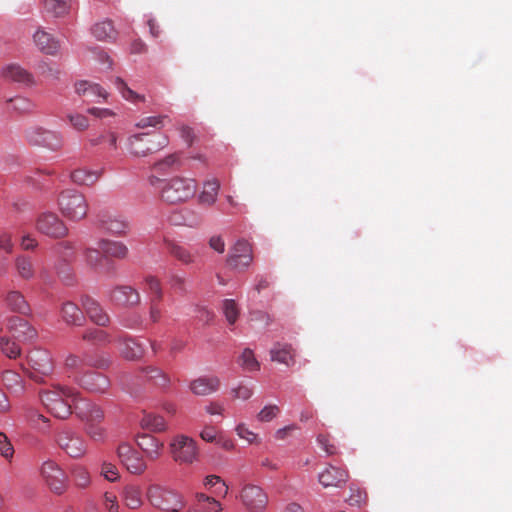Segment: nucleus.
I'll use <instances>...</instances> for the list:
<instances>
[{
	"instance_id": "12",
	"label": "nucleus",
	"mask_w": 512,
	"mask_h": 512,
	"mask_svg": "<svg viewBox=\"0 0 512 512\" xmlns=\"http://www.w3.org/2000/svg\"><path fill=\"white\" fill-rule=\"evenodd\" d=\"M117 455L123 466L133 475H142L147 470L144 457L129 443H121Z\"/></svg>"
},
{
	"instance_id": "5",
	"label": "nucleus",
	"mask_w": 512,
	"mask_h": 512,
	"mask_svg": "<svg viewBox=\"0 0 512 512\" xmlns=\"http://www.w3.org/2000/svg\"><path fill=\"white\" fill-rule=\"evenodd\" d=\"M61 214L69 221L78 222L88 213L89 205L85 196L77 190H65L58 197Z\"/></svg>"
},
{
	"instance_id": "6",
	"label": "nucleus",
	"mask_w": 512,
	"mask_h": 512,
	"mask_svg": "<svg viewBox=\"0 0 512 512\" xmlns=\"http://www.w3.org/2000/svg\"><path fill=\"white\" fill-rule=\"evenodd\" d=\"M28 375L39 383L45 381L54 370V362L49 351L42 348L32 349L27 356Z\"/></svg>"
},
{
	"instance_id": "52",
	"label": "nucleus",
	"mask_w": 512,
	"mask_h": 512,
	"mask_svg": "<svg viewBox=\"0 0 512 512\" xmlns=\"http://www.w3.org/2000/svg\"><path fill=\"white\" fill-rule=\"evenodd\" d=\"M144 289L153 295L151 299L160 301L162 299V289L159 280L154 276H147L144 279Z\"/></svg>"
},
{
	"instance_id": "37",
	"label": "nucleus",
	"mask_w": 512,
	"mask_h": 512,
	"mask_svg": "<svg viewBox=\"0 0 512 512\" xmlns=\"http://www.w3.org/2000/svg\"><path fill=\"white\" fill-rule=\"evenodd\" d=\"M2 382L12 394L21 395L25 390L23 378L13 370H5L2 373Z\"/></svg>"
},
{
	"instance_id": "13",
	"label": "nucleus",
	"mask_w": 512,
	"mask_h": 512,
	"mask_svg": "<svg viewBox=\"0 0 512 512\" xmlns=\"http://www.w3.org/2000/svg\"><path fill=\"white\" fill-rule=\"evenodd\" d=\"M239 498L249 512H261L268 503V496L258 485L244 484L240 490Z\"/></svg>"
},
{
	"instance_id": "36",
	"label": "nucleus",
	"mask_w": 512,
	"mask_h": 512,
	"mask_svg": "<svg viewBox=\"0 0 512 512\" xmlns=\"http://www.w3.org/2000/svg\"><path fill=\"white\" fill-rule=\"evenodd\" d=\"M220 183L216 179L207 180L204 182L203 190L198 196V201L202 205L212 206L218 196Z\"/></svg>"
},
{
	"instance_id": "3",
	"label": "nucleus",
	"mask_w": 512,
	"mask_h": 512,
	"mask_svg": "<svg viewBox=\"0 0 512 512\" xmlns=\"http://www.w3.org/2000/svg\"><path fill=\"white\" fill-rule=\"evenodd\" d=\"M146 497L153 507L164 512H180L186 505L179 492L158 484L148 486Z\"/></svg>"
},
{
	"instance_id": "24",
	"label": "nucleus",
	"mask_w": 512,
	"mask_h": 512,
	"mask_svg": "<svg viewBox=\"0 0 512 512\" xmlns=\"http://www.w3.org/2000/svg\"><path fill=\"white\" fill-rule=\"evenodd\" d=\"M33 41L41 52L48 55H55L60 49L59 41L41 28L33 34Z\"/></svg>"
},
{
	"instance_id": "15",
	"label": "nucleus",
	"mask_w": 512,
	"mask_h": 512,
	"mask_svg": "<svg viewBox=\"0 0 512 512\" xmlns=\"http://www.w3.org/2000/svg\"><path fill=\"white\" fill-rule=\"evenodd\" d=\"M252 248L245 240H239L230 251L227 263L233 269L244 270L252 262Z\"/></svg>"
},
{
	"instance_id": "41",
	"label": "nucleus",
	"mask_w": 512,
	"mask_h": 512,
	"mask_svg": "<svg viewBox=\"0 0 512 512\" xmlns=\"http://www.w3.org/2000/svg\"><path fill=\"white\" fill-rule=\"evenodd\" d=\"M34 104L28 98L16 96L7 100L6 109L10 113L25 114L33 110Z\"/></svg>"
},
{
	"instance_id": "54",
	"label": "nucleus",
	"mask_w": 512,
	"mask_h": 512,
	"mask_svg": "<svg viewBox=\"0 0 512 512\" xmlns=\"http://www.w3.org/2000/svg\"><path fill=\"white\" fill-rule=\"evenodd\" d=\"M169 252L171 255L185 264H189L193 261V256L191 253L186 248L178 244H169Z\"/></svg>"
},
{
	"instance_id": "43",
	"label": "nucleus",
	"mask_w": 512,
	"mask_h": 512,
	"mask_svg": "<svg viewBox=\"0 0 512 512\" xmlns=\"http://www.w3.org/2000/svg\"><path fill=\"white\" fill-rule=\"evenodd\" d=\"M91 32L96 39L101 41L113 39L116 35V31L112 25V22L109 20L96 23L92 27Z\"/></svg>"
},
{
	"instance_id": "60",
	"label": "nucleus",
	"mask_w": 512,
	"mask_h": 512,
	"mask_svg": "<svg viewBox=\"0 0 512 512\" xmlns=\"http://www.w3.org/2000/svg\"><path fill=\"white\" fill-rule=\"evenodd\" d=\"M279 407L277 405H266L257 415V419L261 422H269L279 414Z\"/></svg>"
},
{
	"instance_id": "49",
	"label": "nucleus",
	"mask_w": 512,
	"mask_h": 512,
	"mask_svg": "<svg viewBox=\"0 0 512 512\" xmlns=\"http://www.w3.org/2000/svg\"><path fill=\"white\" fill-rule=\"evenodd\" d=\"M224 316L230 325H233L239 316L240 310L233 299H225L222 305Z\"/></svg>"
},
{
	"instance_id": "4",
	"label": "nucleus",
	"mask_w": 512,
	"mask_h": 512,
	"mask_svg": "<svg viewBox=\"0 0 512 512\" xmlns=\"http://www.w3.org/2000/svg\"><path fill=\"white\" fill-rule=\"evenodd\" d=\"M168 137L162 133H138L127 140L128 151L134 157H147L165 148Z\"/></svg>"
},
{
	"instance_id": "47",
	"label": "nucleus",
	"mask_w": 512,
	"mask_h": 512,
	"mask_svg": "<svg viewBox=\"0 0 512 512\" xmlns=\"http://www.w3.org/2000/svg\"><path fill=\"white\" fill-rule=\"evenodd\" d=\"M71 0H44V8L54 16H62L70 9Z\"/></svg>"
},
{
	"instance_id": "32",
	"label": "nucleus",
	"mask_w": 512,
	"mask_h": 512,
	"mask_svg": "<svg viewBox=\"0 0 512 512\" xmlns=\"http://www.w3.org/2000/svg\"><path fill=\"white\" fill-rule=\"evenodd\" d=\"M223 507L219 501L203 493L196 494L195 503L187 512H221Z\"/></svg>"
},
{
	"instance_id": "14",
	"label": "nucleus",
	"mask_w": 512,
	"mask_h": 512,
	"mask_svg": "<svg viewBox=\"0 0 512 512\" xmlns=\"http://www.w3.org/2000/svg\"><path fill=\"white\" fill-rule=\"evenodd\" d=\"M59 447L72 458H81L86 454V444L80 434L71 430L63 429L56 437Z\"/></svg>"
},
{
	"instance_id": "26",
	"label": "nucleus",
	"mask_w": 512,
	"mask_h": 512,
	"mask_svg": "<svg viewBox=\"0 0 512 512\" xmlns=\"http://www.w3.org/2000/svg\"><path fill=\"white\" fill-rule=\"evenodd\" d=\"M4 303L14 313L28 315L31 312L29 303L19 290H9L4 296Z\"/></svg>"
},
{
	"instance_id": "2",
	"label": "nucleus",
	"mask_w": 512,
	"mask_h": 512,
	"mask_svg": "<svg viewBox=\"0 0 512 512\" xmlns=\"http://www.w3.org/2000/svg\"><path fill=\"white\" fill-rule=\"evenodd\" d=\"M161 183V199L169 204L185 203L192 199L197 192V182L193 178L174 176L169 179L160 180L157 177H151L150 183Z\"/></svg>"
},
{
	"instance_id": "61",
	"label": "nucleus",
	"mask_w": 512,
	"mask_h": 512,
	"mask_svg": "<svg viewBox=\"0 0 512 512\" xmlns=\"http://www.w3.org/2000/svg\"><path fill=\"white\" fill-rule=\"evenodd\" d=\"M71 125L78 131H84L89 127V120L82 114H69L67 116Z\"/></svg>"
},
{
	"instance_id": "38",
	"label": "nucleus",
	"mask_w": 512,
	"mask_h": 512,
	"mask_svg": "<svg viewBox=\"0 0 512 512\" xmlns=\"http://www.w3.org/2000/svg\"><path fill=\"white\" fill-rule=\"evenodd\" d=\"M82 339L96 346H105L111 342L109 333L98 328H87L84 330Z\"/></svg>"
},
{
	"instance_id": "53",
	"label": "nucleus",
	"mask_w": 512,
	"mask_h": 512,
	"mask_svg": "<svg viewBox=\"0 0 512 512\" xmlns=\"http://www.w3.org/2000/svg\"><path fill=\"white\" fill-rule=\"evenodd\" d=\"M316 441L321 449L326 453V455L332 456L338 453L337 446L329 434H318Z\"/></svg>"
},
{
	"instance_id": "11",
	"label": "nucleus",
	"mask_w": 512,
	"mask_h": 512,
	"mask_svg": "<svg viewBox=\"0 0 512 512\" xmlns=\"http://www.w3.org/2000/svg\"><path fill=\"white\" fill-rule=\"evenodd\" d=\"M25 139L30 145L58 150L62 147L63 139L60 133L42 127H32L25 131Z\"/></svg>"
},
{
	"instance_id": "55",
	"label": "nucleus",
	"mask_w": 512,
	"mask_h": 512,
	"mask_svg": "<svg viewBox=\"0 0 512 512\" xmlns=\"http://www.w3.org/2000/svg\"><path fill=\"white\" fill-rule=\"evenodd\" d=\"M101 422L86 423L85 431L87 435L94 441H103L106 435L104 427L100 425Z\"/></svg>"
},
{
	"instance_id": "58",
	"label": "nucleus",
	"mask_w": 512,
	"mask_h": 512,
	"mask_svg": "<svg viewBox=\"0 0 512 512\" xmlns=\"http://www.w3.org/2000/svg\"><path fill=\"white\" fill-rule=\"evenodd\" d=\"M231 394L235 399L248 400L253 395V387L241 382L231 389Z\"/></svg>"
},
{
	"instance_id": "51",
	"label": "nucleus",
	"mask_w": 512,
	"mask_h": 512,
	"mask_svg": "<svg viewBox=\"0 0 512 512\" xmlns=\"http://www.w3.org/2000/svg\"><path fill=\"white\" fill-rule=\"evenodd\" d=\"M350 495L347 499V502L352 506L361 507L367 502V494L364 490L359 488L355 484H351L349 486Z\"/></svg>"
},
{
	"instance_id": "28",
	"label": "nucleus",
	"mask_w": 512,
	"mask_h": 512,
	"mask_svg": "<svg viewBox=\"0 0 512 512\" xmlns=\"http://www.w3.org/2000/svg\"><path fill=\"white\" fill-rule=\"evenodd\" d=\"M122 500L131 510H137L143 505L142 488L138 484H128L123 488Z\"/></svg>"
},
{
	"instance_id": "42",
	"label": "nucleus",
	"mask_w": 512,
	"mask_h": 512,
	"mask_svg": "<svg viewBox=\"0 0 512 512\" xmlns=\"http://www.w3.org/2000/svg\"><path fill=\"white\" fill-rule=\"evenodd\" d=\"M70 474L74 485L80 489L87 488L91 483L90 474L82 465H73L70 469Z\"/></svg>"
},
{
	"instance_id": "31",
	"label": "nucleus",
	"mask_w": 512,
	"mask_h": 512,
	"mask_svg": "<svg viewBox=\"0 0 512 512\" xmlns=\"http://www.w3.org/2000/svg\"><path fill=\"white\" fill-rule=\"evenodd\" d=\"M111 298L117 304L124 306L135 305L140 301L139 293L130 286H121L114 289Z\"/></svg>"
},
{
	"instance_id": "16",
	"label": "nucleus",
	"mask_w": 512,
	"mask_h": 512,
	"mask_svg": "<svg viewBox=\"0 0 512 512\" xmlns=\"http://www.w3.org/2000/svg\"><path fill=\"white\" fill-rule=\"evenodd\" d=\"M349 480V472L346 468L327 465L319 474L318 481L324 488L343 487Z\"/></svg>"
},
{
	"instance_id": "25",
	"label": "nucleus",
	"mask_w": 512,
	"mask_h": 512,
	"mask_svg": "<svg viewBox=\"0 0 512 512\" xmlns=\"http://www.w3.org/2000/svg\"><path fill=\"white\" fill-rule=\"evenodd\" d=\"M75 91L79 96L86 97L91 101H99L107 99L108 93L99 84L92 83L87 80H80L75 83Z\"/></svg>"
},
{
	"instance_id": "7",
	"label": "nucleus",
	"mask_w": 512,
	"mask_h": 512,
	"mask_svg": "<svg viewBox=\"0 0 512 512\" xmlns=\"http://www.w3.org/2000/svg\"><path fill=\"white\" fill-rule=\"evenodd\" d=\"M41 477L55 495H62L68 488V477L64 470L53 460H46L40 468Z\"/></svg>"
},
{
	"instance_id": "23",
	"label": "nucleus",
	"mask_w": 512,
	"mask_h": 512,
	"mask_svg": "<svg viewBox=\"0 0 512 512\" xmlns=\"http://www.w3.org/2000/svg\"><path fill=\"white\" fill-rule=\"evenodd\" d=\"M97 225L114 235H125L128 230V223L125 219L108 214H99L97 216Z\"/></svg>"
},
{
	"instance_id": "50",
	"label": "nucleus",
	"mask_w": 512,
	"mask_h": 512,
	"mask_svg": "<svg viewBox=\"0 0 512 512\" xmlns=\"http://www.w3.org/2000/svg\"><path fill=\"white\" fill-rule=\"evenodd\" d=\"M114 83L124 99L134 103L144 101V97L131 90L121 78H115Z\"/></svg>"
},
{
	"instance_id": "46",
	"label": "nucleus",
	"mask_w": 512,
	"mask_h": 512,
	"mask_svg": "<svg viewBox=\"0 0 512 512\" xmlns=\"http://www.w3.org/2000/svg\"><path fill=\"white\" fill-rule=\"evenodd\" d=\"M0 349L10 359H16L21 354L19 344L11 340L7 335L0 336Z\"/></svg>"
},
{
	"instance_id": "9",
	"label": "nucleus",
	"mask_w": 512,
	"mask_h": 512,
	"mask_svg": "<svg viewBox=\"0 0 512 512\" xmlns=\"http://www.w3.org/2000/svg\"><path fill=\"white\" fill-rule=\"evenodd\" d=\"M0 331L11 335L20 342L32 341L37 337L36 329L19 316H9L1 322Z\"/></svg>"
},
{
	"instance_id": "64",
	"label": "nucleus",
	"mask_w": 512,
	"mask_h": 512,
	"mask_svg": "<svg viewBox=\"0 0 512 512\" xmlns=\"http://www.w3.org/2000/svg\"><path fill=\"white\" fill-rule=\"evenodd\" d=\"M101 474L110 482H114L119 479V472L115 465L111 463H103L101 467Z\"/></svg>"
},
{
	"instance_id": "8",
	"label": "nucleus",
	"mask_w": 512,
	"mask_h": 512,
	"mask_svg": "<svg viewBox=\"0 0 512 512\" xmlns=\"http://www.w3.org/2000/svg\"><path fill=\"white\" fill-rule=\"evenodd\" d=\"M169 447L173 460L178 464H192L197 460L198 448L191 437L177 435L172 439Z\"/></svg>"
},
{
	"instance_id": "56",
	"label": "nucleus",
	"mask_w": 512,
	"mask_h": 512,
	"mask_svg": "<svg viewBox=\"0 0 512 512\" xmlns=\"http://www.w3.org/2000/svg\"><path fill=\"white\" fill-rule=\"evenodd\" d=\"M52 251L56 256L62 257L63 259L67 260L73 255L74 244L70 241H62L57 243L53 247Z\"/></svg>"
},
{
	"instance_id": "27",
	"label": "nucleus",
	"mask_w": 512,
	"mask_h": 512,
	"mask_svg": "<svg viewBox=\"0 0 512 512\" xmlns=\"http://www.w3.org/2000/svg\"><path fill=\"white\" fill-rule=\"evenodd\" d=\"M103 172L104 168L93 170L88 167H80L71 172L70 178L77 185H93L99 180Z\"/></svg>"
},
{
	"instance_id": "19",
	"label": "nucleus",
	"mask_w": 512,
	"mask_h": 512,
	"mask_svg": "<svg viewBox=\"0 0 512 512\" xmlns=\"http://www.w3.org/2000/svg\"><path fill=\"white\" fill-rule=\"evenodd\" d=\"M136 443L149 460L155 461L163 454L164 443L152 435L138 434Z\"/></svg>"
},
{
	"instance_id": "34",
	"label": "nucleus",
	"mask_w": 512,
	"mask_h": 512,
	"mask_svg": "<svg viewBox=\"0 0 512 512\" xmlns=\"http://www.w3.org/2000/svg\"><path fill=\"white\" fill-rule=\"evenodd\" d=\"M1 76L7 80L30 84L32 83V76L29 72L16 64H10L2 68Z\"/></svg>"
},
{
	"instance_id": "63",
	"label": "nucleus",
	"mask_w": 512,
	"mask_h": 512,
	"mask_svg": "<svg viewBox=\"0 0 512 512\" xmlns=\"http://www.w3.org/2000/svg\"><path fill=\"white\" fill-rule=\"evenodd\" d=\"M103 506L108 512H119L117 496L111 492H106L103 496Z\"/></svg>"
},
{
	"instance_id": "22",
	"label": "nucleus",
	"mask_w": 512,
	"mask_h": 512,
	"mask_svg": "<svg viewBox=\"0 0 512 512\" xmlns=\"http://www.w3.org/2000/svg\"><path fill=\"white\" fill-rule=\"evenodd\" d=\"M75 412L85 423L101 422L104 419V412L98 405L80 398L75 404Z\"/></svg>"
},
{
	"instance_id": "44",
	"label": "nucleus",
	"mask_w": 512,
	"mask_h": 512,
	"mask_svg": "<svg viewBox=\"0 0 512 512\" xmlns=\"http://www.w3.org/2000/svg\"><path fill=\"white\" fill-rule=\"evenodd\" d=\"M144 373L147 380L158 387L167 388L171 383L169 376L158 367H147Z\"/></svg>"
},
{
	"instance_id": "59",
	"label": "nucleus",
	"mask_w": 512,
	"mask_h": 512,
	"mask_svg": "<svg viewBox=\"0 0 512 512\" xmlns=\"http://www.w3.org/2000/svg\"><path fill=\"white\" fill-rule=\"evenodd\" d=\"M236 434L241 438L246 440L249 444L258 443V435L251 431L246 424L240 423L235 428Z\"/></svg>"
},
{
	"instance_id": "20",
	"label": "nucleus",
	"mask_w": 512,
	"mask_h": 512,
	"mask_svg": "<svg viewBox=\"0 0 512 512\" xmlns=\"http://www.w3.org/2000/svg\"><path fill=\"white\" fill-rule=\"evenodd\" d=\"M76 380L83 388L94 393H104L110 386L109 379L99 372H87Z\"/></svg>"
},
{
	"instance_id": "21",
	"label": "nucleus",
	"mask_w": 512,
	"mask_h": 512,
	"mask_svg": "<svg viewBox=\"0 0 512 512\" xmlns=\"http://www.w3.org/2000/svg\"><path fill=\"white\" fill-rule=\"evenodd\" d=\"M220 385L221 381L217 376H201L192 380L189 388L196 396H207L217 392Z\"/></svg>"
},
{
	"instance_id": "29",
	"label": "nucleus",
	"mask_w": 512,
	"mask_h": 512,
	"mask_svg": "<svg viewBox=\"0 0 512 512\" xmlns=\"http://www.w3.org/2000/svg\"><path fill=\"white\" fill-rule=\"evenodd\" d=\"M270 359L291 366L295 363V351L290 344L276 343L270 350Z\"/></svg>"
},
{
	"instance_id": "30",
	"label": "nucleus",
	"mask_w": 512,
	"mask_h": 512,
	"mask_svg": "<svg viewBox=\"0 0 512 512\" xmlns=\"http://www.w3.org/2000/svg\"><path fill=\"white\" fill-rule=\"evenodd\" d=\"M61 317L68 325L81 326L85 322V316L81 309L73 302L66 301L61 307Z\"/></svg>"
},
{
	"instance_id": "40",
	"label": "nucleus",
	"mask_w": 512,
	"mask_h": 512,
	"mask_svg": "<svg viewBox=\"0 0 512 512\" xmlns=\"http://www.w3.org/2000/svg\"><path fill=\"white\" fill-rule=\"evenodd\" d=\"M140 426L151 432H163L167 429V423L165 419L156 414H144L142 419L140 420Z\"/></svg>"
},
{
	"instance_id": "48",
	"label": "nucleus",
	"mask_w": 512,
	"mask_h": 512,
	"mask_svg": "<svg viewBox=\"0 0 512 512\" xmlns=\"http://www.w3.org/2000/svg\"><path fill=\"white\" fill-rule=\"evenodd\" d=\"M239 363L244 370L250 372L257 371L260 368V364L255 358L253 351L248 348L242 352L239 358Z\"/></svg>"
},
{
	"instance_id": "39",
	"label": "nucleus",
	"mask_w": 512,
	"mask_h": 512,
	"mask_svg": "<svg viewBox=\"0 0 512 512\" xmlns=\"http://www.w3.org/2000/svg\"><path fill=\"white\" fill-rule=\"evenodd\" d=\"M118 344L120 354L128 360H134L142 355V348L131 338H120Z\"/></svg>"
},
{
	"instance_id": "57",
	"label": "nucleus",
	"mask_w": 512,
	"mask_h": 512,
	"mask_svg": "<svg viewBox=\"0 0 512 512\" xmlns=\"http://www.w3.org/2000/svg\"><path fill=\"white\" fill-rule=\"evenodd\" d=\"M168 117L166 115H158V116H148L140 119L136 123V127L140 129H144L147 127H162L164 124V120Z\"/></svg>"
},
{
	"instance_id": "62",
	"label": "nucleus",
	"mask_w": 512,
	"mask_h": 512,
	"mask_svg": "<svg viewBox=\"0 0 512 512\" xmlns=\"http://www.w3.org/2000/svg\"><path fill=\"white\" fill-rule=\"evenodd\" d=\"M0 454L6 459H11L14 454V448L12 444L10 443L8 437L2 432H0Z\"/></svg>"
},
{
	"instance_id": "35",
	"label": "nucleus",
	"mask_w": 512,
	"mask_h": 512,
	"mask_svg": "<svg viewBox=\"0 0 512 512\" xmlns=\"http://www.w3.org/2000/svg\"><path fill=\"white\" fill-rule=\"evenodd\" d=\"M14 269L16 275L23 280H31L36 274L34 264L30 257L18 255L14 260Z\"/></svg>"
},
{
	"instance_id": "10",
	"label": "nucleus",
	"mask_w": 512,
	"mask_h": 512,
	"mask_svg": "<svg viewBox=\"0 0 512 512\" xmlns=\"http://www.w3.org/2000/svg\"><path fill=\"white\" fill-rule=\"evenodd\" d=\"M36 229L41 234L54 239L64 238L69 233L64 221L54 212L40 214L36 221Z\"/></svg>"
},
{
	"instance_id": "45",
	"label": "nucleus",
	"mask_w": 512,
	"mask_h": 512,
	"mask_svg": "<svg viewBox=\"0 0 512 512\" xmlns=\"http://www.w3.org/2000/svg\"><path fill=\"white\" fill-rule=\"evenodd\" d=\"M86 263L95 270H100L105 263H108V259L98 249L87 248L84 251Z\"/></svg>"
},
{
	"instance_id": "33",
	"label": "nucleus",
	"mask_w": 512,
	"mask_h": 512,
	"mask_svg": "<svg viewBox=\"0 0 512 512\" xmlns=\"http://www.w3.org/2000/svg\"><path fill=\"white\" fill-rule=\"evenodd\" d=\"M98 246L107 259L108 257L123 259L128 254L127 246L120 241L101 239Z\"/></svg>"
},
{
	"instance_id": "1",
	"label": "nucleus",
	"mask_w": 512,
	"mask_h": 512,
	"mask_svg": "<svg viewBox=\"0 0 512 512\" xmlns=\"http://www.w3.org/2000/svg\"><path fill=\"white\" fill-rule=\"evenodd\" d=\"M40 399L48 412L59 419H66L72 413V406L79 401V392L68 386L57 385L52 390L40 393Z\"/></svg>"
},
{
	"instance_id": "18",
	"label": "nucleus",
	"mask_w": 512,
	"mask_h": 512,
	"mask_svg": "<svg viewBox=\"0 0 512 512\" xmlns=\"http://www.w3.org/2000/svg\"><path fill=\"white\" fill-rule=\"evenodd\" d=\"M81 304L86 315L92 323L102 327L108 326L110 323V318L96 300L90 296H83L81 298Z\"/></svg>"
},
{
	"instance_id": "17",
	"label": "nucleus",
	"mask_w": 512,
	"mask_h": 512,
	"mask_svg": "<svg viewBox=\"0 0 512 512\" xmlns=\"http://www.w3.org/2000/svg\"><path fill=\"white\" fill-rule=\"evenodd\" d=\"M65 367L71 370L79 369L83 365H88L98 369L109 367L110 360L106 354H100L96 357H80L75 354H69L64 361Z\"/></svg>"
}]
</instances>
